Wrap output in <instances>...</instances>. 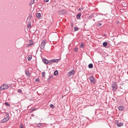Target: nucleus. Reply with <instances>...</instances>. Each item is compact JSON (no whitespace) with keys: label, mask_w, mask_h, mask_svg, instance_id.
<instances>
[{"label":"nucleus","mask_w":128,"mask_h":128,"mask_svg":"<svg viewBox=\"0 0 128 128\" xmlns=\"http://www.w3.org/2000/svg\"><path fill=\"white\" fill-rule=\"evenodd\" d=\"M112 90L114 92H116L117 89V86L116 83V82H114L112 84Z\"/></svg>","instance_id":"f257e3e1"},{"label":"nucleus","mask_w":128,"mask_h":128,"mask_svg":"<svg viewBox=\"0 0 128 128\" xmlns=\"http://www.w3.org/2000/svg\"><path fill=\"white\" fill-rule=\"evenodd\" d=\"M90 83L91 84H94L96 81V79L93 77V76H90L89 78Z\"/></svg>","instance_id":"f03ea898"},{"label":"nucleus","mask_w":128,"mask_h":128,"mask_svg":"<svg viewBox=\"0 0 128 128\" xmlns=\"http://www.w3.org/2000/svg\"><path fill=\"white\" fill-rule=\"evenodd\" d=\"M46 43V41L45 40L42 41L40 46V48L41 50H43L44 49Z\"/></svg>","instance_id":"7ed1b4c3"},{"label":"nucleus","mask_w":128,"mask_h":128,"mask_svg":"<svg viewBox=\"0 0 128 128\" xmlns=\"http://www.w3.org/2000/svg\"><path fill=\"white\" fill-rule=\"evenodd\" d=\"M10 117H6L2 120L1 123H5L8 121L10 119Z\"/></svg>","instance_id":"20e7f679"},{"label":"nucleus","mask_w":128,"mask_h":128,"mask_svg":"<svg viewBox=\"0 0 128 128\" xmlns=\"http://www.w3.org/2000/svg\"><path fill=\"white\" fill-rule=\"evenodd\" d=\"M59 61L58 59H55L51 60L49 61V63L51 64L52 62L58 63Z\"/></svg>","instance_id":"39448f33"},{"label":"nucleus","mask_w":128,"mask_h":128,"mask_svg":"<svg viewBox=\"0 0 128 128\" xmlns=\"http://www.w3.org/2000/svg\"><path fill=\"white\" fill-rule=\"evenodd\" d=\"M65 13L66 12L63 10H61L58 12V14L60 15H64L65 14Z\"/></svg>","instance_id":"423d86ee"},{"label":"nucleus","mask_w":128,"mask_h":128,"mask_svg":"<svg viewBox=\"0 0 128 128\" xmlns=\"http://www.w3.org/2000/svg\"><path fill=\"white\" fill-rule=\"evenodd\" d=\"M75 73L74 71V70H71L68 73V74L70 76L72 75Z\"/></svg>","instance_id":"0eeeda50"},{"label":"nucleus","mask_w":128,"mask_h":128,"mask_svg":"<svg viewBox=\"0 0 128 128\" xmlns=\"http://www.w3.org/2000/svg\"><path fill=\"white\" fill-rule=\"evenodd\" d=\"M42 61L44 63L46 64H48V63H49V61L48 60L44 58L43 59Z\"/></svg>","instance_id":"6e6552de"},{"label":"nucleus","mask_w":128,"mask_h":128,"mask_svg":"<svg viewBox=\"0 0 128 128\" xmlns=\"http://www.w3.org/2000/svg\"><path fill=\"white\" fill-rule=\"evenodd\" d=\"M123 125V124L122 122H119L117 124V126L119 127L122 126Z\"/></svg>","instance_id":"1a4fd4ad"},{"label":"nucleus","mask_w":128,"mask_h":128,"mask_svg":"<svg viewBox=\"0 0 128 128\" xmlns=\"http://www.w3.org/2000/svg\"><path fill=\"white\" fill-rule=\"evenodd\" d=\"M36 16L37 18H40L41 17V15L40 13H37Z\"/></svg>","instance_id":"9d476101"},{"label":"nucleus","mask_w":128,"mask_h":128,"mask_svg":"<svg viewBox=\"0 0 128 128\" xmlns=\"http://www.w3.org/2000/svg\"><path fill=\"white\" fill-rule=\"evenodd\" d=\"M81 13H79L76 16V18L78 19H80V17L81 16Z\"/></svg>","instance_id":"9b49d317"},{"label":"nucleus","mask_w":128,"mask_h":128,"mask_svg":"<svg viewBox=\"0 0 128 128\" xmlns=\"http://www.w3.org/2000/svg\"><path fill=\"white\" fill-rule=\"evenodd\" d=\"M5 88H3L4 89H7L8 88V84H4Z\"/></svg>","instance_id":"f8f14e48"},{"label":"nucleus","mask_w":128,"mask_h":128,"mask_svg":"<svg viewBox=\"0 0 128 128\" xmlns=\"http://www.w3.org/2000/svg\"><path fill=\"white\" fill-rule=\"evenodd\" d=\"M54 76L53 75H50L49 76L48 80H52L53 79V77Z\"/></svg>","instance_id":"ddd939ff"},{"label":"nucleus","mask_w":128,"mask_h":128,"mask_svg":"<svg viewBox=\"0 0 128 128\" xmlns=\"http://www.w3.org/2000/svg\"><path fill=\"white\" fill-rule=\"evenodd\" d=\"M26 76L28 77H29L30 76V74L28 71H26Z\"/></svg>","instance_id":"4468645a"},{"label":"nucleus","mask_w":128,"mask_h":128,"mask_svg":"<svg viewBox=\"0 0 128 128\" xmlns=\"http://www.w3.org/2000/svg\"><path fill=\"white\" fill-rule=\"evenodd\" d=\"M118 110H122L124 109V107L122 106H120L118 107Z\"/></svg>","instance_id":"2eb2a0df"},{"label":"nucleus","mask_w":128,"mask_h":128,"mask_svg":"<svg viewBox=\"0 0 128 128\" xmlns=\"http://www.w3.org/2000/svg\"><path fill=\"white\" fill-rule=\"evenodd\" d=\"M103 46L104 47H106L107 45V43L106 42H104L103 43Z\"/></svg>","instance_id":"dca6fc26"},{"label":"nucleus","mask_w":128,"mask_h":128,"mask_svg":"<svg viewBox=\"0 0 128 128\" xmlns=\"http://www.w3.org/2000/svg\"><path fill=\"white\" fill-rule=\"evenodd\" d=\"M93 67V65L92 64H90L88 65V67L90 68H92Z\"/></svg>","instance_id":"f3484780"},{"label":"nucleus","mask_w":128,"mask_h":128,"mask_svg":"<svg viewBox=\"0 0 128 128\" xmlns=\"http://www.w3.org/2000/svg\"><path fill=\"white\" fill-rule=\"evenodd\" d=\"M58 74V71L57 70H56L55 71L54 73V75L56 76H57Z\"/></svg>","instance_id":"a211bd4d"},{"label":"nucleus","mask_w":128,"mask_h":128,"mask_svg":"<svg viewBox=\"0 0 128 128\" xmlns=\"http://www.w3.org/2000/svg\"><path fill=\"white\" fill-rule=\"evenodd\" d=\"M42 123H40L37 124H38L37 126L39 128L41 127L42 126Z\"/></svg>","instance_id":"6ab92c4d"},{"label":"nucleus","mask_w":128,"mask_h":128,"mask_svg":"<svg viewBox=\"0 0 128 128\" xmlns=\"http://www.w3.org/2000/svg\"><path fill=\"white\" fill-rule=\"evenodd\" d=\"M29 42L31 44V45H32L34 44V42L32 40H29Z\"/></svg>","instance_id":"aec40b11"},{"label":"nucleus","mask_w":128,"mask_h":128,"mask_svg":"<svg viewBox=\"0 0 128 128\" xmlns=\"http://www.w3.org/2000/svg\"><path fill=\"white\" fill-rule=\"evenodd\" d=\"M4 114L5 115V116H6V117H10L9 115L8 114V112H5Z\"/></svg>","instance_id":"412c9836"},{"label":"nucleus","mask_w":128,"mask_h":128,"mask_svg":"<svg viewBox=\"0 0 128 128\" xmlns=\"http://www.w3.org/2000/svg\"><path fill=\"white\" fill-rule=\"evenodd\" d=\"M31 26V24H30V22H28V25L27 28H29Z\"/></svg>","instance_id":"4be33fe9"},{"label":"nucleus","mask_w":128,"mask_h":128,"mask_svg":"<svg viewBox=\"0 0 128 128\" xmlns=\"http://www.w3.org/2000/svg\"><path fill=\"white\" fill-rule=\"evenodd\" d=\"M74 31H77L78 30V27H74Z\"/></svg>","instance_id":"5701e85b"},{"label":"nucleus","mask_w":128,"mask_h":128,"mask_svg":"<svg viewBox=\"0 0 128 128\" xmlns=\"http://www.w3.org/2000/svg\"><path fill=\"white\" fill-rule=\"evenodd\" d=\"M32 57L31 56H28V60H30L32 59Z\"/></svg>","instance_id":"b1692460"},{"label":"nucleus","mask_w":128,"mask_h":128,"mask_svg":"<svg viewBox=\"0 0 128 128\" xmlns=\"http://www.w3.org/2000/svg\"><path fill=\"white\" fill-rule=\"evenodd\" d=\"M20 128H24V125L22 124L21 123L20 124Z\"/></svg>","instance_id":"393cba45"},{"label":"nucleus","mask_w":128,"mask_h":128,"mask_svg":"<svg viewBox=\"0 0 128 128\" xmlns=\"http://www.w3.org/2000/svg\"><path fill=\"white\" fill-rule=\"evenodd\" d=\"M84 45L83 43H82L81 44L80 46V47L82 48H84Z\"/></svg>","instance_id":"a878e982"},{"label":"nucleus","mask_w":128,"mask_h":128,"mask_svg":"<svg viewBox=\"0 0 128 128\" xmlns=\"http://www.w3.org/2000/svg\"><path fill=\"white\" fill-rule=\"evenodd\" d=\"M4 104L6 106H10V104L7 102H5Z\"/></svg>","instance_id":"bb28decb"},{"label":"nucleus","mask_w":128,"mask_h":128,"mask_svg":"<svg viewBox=\"0 0 128 128\" xmlns=\"http://www.w3.org/2000/svg\"><path fill=\"white\" fill-rule=\"evenodd\" d=\"M50 106L51 108H54L55 107L52 104H51Z\"/></svg>","instance_id":"cd10ccee"},{"label":"nucleus","mask_w":128,"mask_h":128,"mask_svg":"<svg viewBox=\"0 0 128 128\" xmlns=\"http://www.w3.org/2000/svg\"><path fill=\"white\" fill-rule=\"evenodd\" d=\"M5 88V87L4 86V84L2 85L1 87H0V88L2 89V90H4L3 88Z\"/></svg>","instance_id":"c85d7f7f"},{"label":"nucleus","mask_w":128,"mask_h":128,"mask_svg":"<svg viewBox=\"0 0 128 128\" xmlns=\"http://www.w3.org/2000/svg\"><path fill=\"white\" fill-rule=\"evenodd\" d=\"M74 51L75 52H76L78 50V48H74Z\"/></svg>","instance_id":"c756f323"},{"label":"nucleus","mask_w":128,"mask_h":128,"mask_svg":"<svg viewBox=\"0 0 128 128\" xmlns=\"http://www.w3.org/2000/svg\"><path fill=\"white\" fill-rule=\"evenodd\" d=\"M45 75V72H44L42 73V77H43Z\"/></svg>","instance_id":"7c9ffc66"},{"label":"nucleus","mask_w":128,"mask_h":128,"mask_svg":"<svg viewBox=\"0 0 128 128\" xmlns=\"http://www.w3.org/2000/svg\"><path fill=\"white\" fill-rule=\"evenodd\" d=\"M35 81L36 82H38L39 81V78H36L35 79Z\"/></svg>","instance_id":"2f4dec72"},{"label":"nucleus","mask_w":128,"mask_h":128,"mask_svg":"<svg viewBox=\"0 0 128 128\" xmlns=\"http://www.w3.org/2000/svg\"><path fill=\"white\" fill-rule=\"evenodd\" d=\"M104 15L100 13H98L97 14V15Z\"/></svg>","instance_id":"473e14b6"},{"label":"nucleus","mask_w":128,"mask_h":128,"mask_svg":"<svg viewBox=\"0 0 128 128\" xmlns=\"http://www.w3.org/2000/svg\"><path fill=\"white\" fill-rule=\"evenodd\" d=\"M102 24L101 23H98L97 24V25L98 26H100L102 25Z\"/></svg>","instance_id":"72a5a7b5"},{"label":"nucleus","mask_w":128,"mask_h":128,"mask_svg":"<svg viewBox=\"0 0 128 128\" xmlns=\"http://www.w3.org/2000/svg\"><path fill=\"white\" fill-rule=\"evenodd\" d=\"M19 93H21L22 92V90L20 89H19L18 90Z\"/></svg>","instance_id":"f704fd0d"},{"label":"nucleus","mask_w":128,"mask_h":128,"mask_svg":"<svg viewBox=\"0 0 128 128\" xmlns=\"http://www.w3.org/2000/svg\"><path fill=\"white\" fill-rule=\"evenodd\" d=\"M34 0H33L32 2V0L31 2L30 3V4H31V5L34 2Z\"/></svg>","instance_id":"c9c22d12"},{"label":"nucleus","mask_w":128,"mask_h":128,"mask_svg":"<svg viewBox=\"0 0 128 128\" xmlns=\"http://www.w3.org/2000/svg\"><path fill=\"white\" fill-rule=\"evenodd\" d=\"M36 110V108H35L32 109V110L33 111H34Z\"/></svg>","instance_id":"e433bc0d"},{"label":"nucleus","mask_w":128,"mask_h":128,"mask_svg":"<svg viewBox=\"0 0 128 128\" xmlns=\"http://www.w3.org/2000/svg\"><path fill=\"white\" fill-rule=\"evenodd\" d=\"M49 1V0H44V1L46 2H48Z\"/></svg>","instance_id":"4c0bfd02"},{"label":"nucleus","mask_w":128,"mask_h":128,"mask_svg":"<svg viewBox=\"0 0 128 128\" xmlns=\"http://www.w3.org/2000/svg\"><path fill=\"white\" fill-rule=\"evenodd\" d=\"M31 45V44H28L27 45V46H30V45Z\"/></svg>","instance_id":"58836bf2"},{"label":"nucleus","mask_w":128,"mask_h":128,"mask_svg":"<svg viewBox=\"0 0 128 128\" xmlns=\"http://www.w3.org/2000/svg\"><path fill=\"white\" fill-rule=\"evenodd\" d=\"M118 23H119V21H118V22H117V24H118Z\"/></svg>","instance_id":"ea45409f"},{"label":"nucleus","mask_w":128,"mask_h":128,"mask_svg":"<svg viewBox=\"0 0 128 128\" xmlns=\"http://www.w3.org/2000/svg\"><path fill=\"white\" fill-rule=\"evenodd\" d=\"M11 86H11V85H10V86H9V87H11Z\"/></svg>","instance_id":"a19ab883"},{"label":"nucleus","mask_w":128,"mask_h":128,"mask_svg":"<svg viewBox=\"0 0 128 128\" xmlns=\"http://www.w3.org/2000/svg\"><path fill=\"white\" fill-rule=\"evenodd\" d=\"M93 20H94V21H95V19H94Z\"/></svg>","instance_id":"79ce46f5"}]
</instances>
